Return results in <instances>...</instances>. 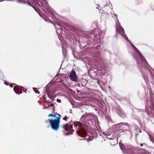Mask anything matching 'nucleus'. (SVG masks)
<instances>
[{
	"instance_id": "1",
	"label": "nucleus",
	"mask_w": 154,
	"mask_h": 154,
	"mask_svg": "<svg viewBox=\"0 0 154 154\" xmlns=\"http://www.w3.org/2000/svg\"><path fill=\"white\" fill-rule=\"evenodd\" d=\"M116 34L115 35V37L117 38L118 34H119L127 41L130 43L131 47L135 51V53L133 54V57L137 61L138 69L141 72L145 82L146 83L148 80L149 73V74L152 79L154 80V76L152 72V70L154 73V69H153L149 65L140 51L130 41L126 35L123 28L121 26H119V29L116 28Z\"/></svg>"
},
{
	"instance_id": "2",
	"label": "nucleus",
	"mask_w": 154,
	"mask_h": 154,
	"mask_svg": "<svg viewBox=\"0 0 154 154\" xmlns=\"http://www.w3.org/2000/svg\"><path fill=\"white\" fill-rule=\"evenodd\" d=\"M150 101H147L146 106L145 110L144 109H139V112H144L145 110L149 118L154 117V96L152 91L149 89Z\"/></svg>"
},
{
	"instance_id": "3",
	"label": "nucleus",
	"mask_w": 154,
	"mask_h": 154,
	"mask_svg": "<svg viewBox=\"0 0 154 154\" xmlns=\"http://www.w3.org/2000/svg\"><path fill=\"white\" fill-rule=\"evenodd\" d=\"M74 125V127L77 126L80 127L82 125L81 123L79 122L73 121L71 120L69 121L68 123L65 125H62L60 126L61 128H62L66 131L63 132V134L65 136L72 134L74 131V130L72 129V126Z\"/></svg>"
},
{
	"instance_id": "4",
	"label": "nucleus",
	"mask_w": 154,
	"mask_h": 154,
	"mask_svg": "<svg viewBox=\"0 0 154 154\" xmlns=\"http://www.w3.org/2000/svg\"><path fill=\"white\" fill-rule=\"evenodd\" d=\"M88 131L91 135L92 138H90V140H92L94 138H96L98 136V131L95 130L90 131L89 128L87 125H84L82 128L80 129L79 130L76 131V133L78 135L81 137H83L87 135Z\"/></svg>"
},
{
	"instance_id": "5",
	"label": "nucleus",
	"mask_w": 154,
	"mask_h": 154,
	"mask_svg": "<svg viewBox=\"0 0 154 154\" xmlns=\"http://www.w3.org/2000/svg\"><path fill=\"white\" fill-rule=\"evenodd\" d=\"M120 147L124 153L126 154H139L136 152V149L130 145L126 146L122 143H119Z\"/></svg>"
},
{
	"instance_id": "6",
	"label": "nucleus",
	"mask_w": 154,
	"mask_h": 154,
	"mask_svg": "<svg viewBox=\"0 0 154 154\" xmlns=\"http://www.w3.org/2000/svg\"><path fill=\"white\" fill-rule=\"evenodd\" d=\"M94 117L95 116L91 113H86L82 116L81 119L87 120L89 125L91 127L94 125L95 120L92 118Z\"/></svg>"
},
{
	"instance_id": "7",
	"label": "nucleus",
	"mask_w": 154,
	"mask_h": 154,
	"mask_svg": "<svg viewBox=\"0 0 154 154\" xmlns=\"http://www.w3.org/2000/svg\"><path fill=\"white\" fill-rule=\"evenodd\" d=\"M39 2L40 3H38V5L40 7V8L45 12L46 13H51L52 11L51 8L46 0H41Z\"/></svg>"
},
{
	"instance_id": "8",
	"label": "nucleus",
	"mask_w": 154,
	"mask_h": 154,
	"mask_svg": "<svg viewBox=\"0 0 154 154\" xmlns=\"http://www.w3.org/2000/svg\"><path fill=\"white\" fill-rule=\"evenodd\" d=\"M96 58L97 60L98 61V64L100 67L103 68L106 66V61L101 57L100 53L99 51H97L94 53L93 55Z\"/></svg>"
},
{
	"instance_id": "9",
	"label": "nucleus",
	"mask_w": 154,
	"mask_h": 154,
	"mask_svg": "<svg viewBox=\"0 0 154 154\" xmlns=\"http://www.w3.org/2000/svg\"><path fill=\"white\" fill-rule=\"evenodd\" d=\"M48 121L52 129L55 131H57L60 127V123L51 119H49Z\"/></svg>"
},
{
	"instance_id": "10",
	"label": "nucleus",
	"mask_w": 154,
	"mask_h": 154,
	"mask_svg": "<svg viewBox=\"0 0 154 154\" xmlns=\"http://www.w3.org/2000/svg\"><path fill=\"white\" fill-rule=\"evenodd\" d=\"M104 34L103 31L100 30L99 31L97 34L92 35V37H94L93 40L96 41L97 43H100L101 41V36H103Z\"/></svg>"
},
{
	"instance_id": "11",
	"label": "nucleus",
	"mask_w": 154,
	"mask_h": 154,
	"mask_svg": "<svg viewBox=\"0 0 154 154\" xmlns=\"http://www.w3.org/2000/svg\"><path fill=\"white\" fill-rule=\"evenodd\" d=\"M69 79L73 82H76L78 80V77L73 69L71 71L69 76Z\"/></svg>"
},
{
	"instance_id": "12",
	"label": "nucleus",
	"mask_w": 154,
	"mask_h": 154,
	"mask_svg": "<svg viewBox=\"0 0 154 154\" xmlns=\"http://www.w3.org/2000/svg\"><path fill=\"white\" fill-rule=\"evenodd\" d=\"M57 25L60 26V27L57 29L59 30L60 29L62 32L63 30V28L65 29H68L67 28H68L69 29H71L72 28L71 26L64 22L61 25L59 24L58 23L57 24Z\"/></svg>"
},
{
	"instance_id": "13",
	"label": "nucleus",
	"mask_w": 154,
	"mask_h": 154,
	"mask_svg": "<svg viewBox=\"0 0 154 154\" xmlns=\"http://www.w3.org/2000/svg\"><path fill=\"white\" fill-rule=\"evenodd\" d=\"M16 85V86H14L13 88V90L14 92L17 94H21L22 93V91H20V88L19 86H18L17 85L13 83L12 84H11L9 85V86L11 87H13L14 85Z\"/></svg>"
},
{
	"instance_id": "14",
	"label": "nucleus",
	"mask_w": 154,
	"mask_h": 154,
	"mask_svg": "<svg viewBox=\"0 0 154 154\" xmlns=\"http://www.w3.org/2000/svg\"><path fill=\"white\" fill-rule=\"evenodd\" d=\"M122 125H125L128 126L130 125H128L127 123L121 122L117 124L114 125L113 128H116V130H118L121 127Z\"/></svg>"
},
{
	"instance_id": "15",
	"label": "nucleus",
	"mask_w": 154,
	"mask_h": 154,
	"mask_svg": "<svg viewBox=\"0 0 154 154\" xmlns=\"http://www.w3.org/2000/svg\"><path fill=\"white\" fill-rule=\"evenodd\" d=\"M82 81H80L79 79V82L80 84H81L82 86H84L86 85L87 82L86 79H82Z\"/></svg>"
},
{
	"instance_id": "16",
	"label": "nucleus",
	"mask_w": 154,
	"mask_h": 154,
	"mask_svg": "<svg viewBox=\"0 0 154 154\" xmlns=\"http://www.w3.org/2000/svg\"><path fill=\"white\" fill-rule=\"evenodd\" d=\"M116 111L119 116H121L122 115H123V113L122 111V110L119 107H118V109H117Z\"/></svg>"
},
{
	"instance_id": "17",
	"label": "nucleus",
	"mask_w": 154,
	"mask_h": 154,
	"mask_svg": "<svg viewBox=\"0 0 154 154\" xmlns=\"http://www.w3.org/2000/svg\"><path fill=\"white\" fill-rule=\"evenodd\" d=\"M57 114L58 116L56 117L54 119H52L60 123V119L61 117V115L59 114Z\"/></svg>"
},
{
	"instance_id": "18",
	"label": "nucleus",
	"mask_w": 154,
	"mask_h": 154,
	"mask_svg": "<svg viewBox=\"0 0 154 154\" xmlns=\"http://www.w3.org/2000/svg\"><path fill=\"white\" fill-rule=\"evenodd\" d=\"M94 39V38H92V37H88V40H89V43H90L91 44V43H92V42H95L96 44L98 43H97L96 41H95L94 40H93V39Z\"/></svg>"
},
{
	"instance_id": "19",
	"label": "nucleus",
	"mask_w": 154,
	"mask_h": 154,
	"mask_svg": "<svg viewBox=\"0 0 154 154\" xmlns=\"http://www.w3.org/2000/svg\"><path fill=\"white\" fill-rule=\"evenodd\" d=\"M35 11L38 13V14L42 18H43L41 14V11L39 9H38L34 7V8H33Z\"/></svg>"
},
{
	"instance_id": "20",
	"label": "nucleus",
	"mask_w": 154,
	"mask_h": 154,
	"mask_svg": "<svg viewBox=\"0 0 154 154\" xmlns=\"http://www.w3.org/2000/svg\"><path fill=\"white\" fill-rule=\"evenodd\" d=\"M35 11L38 13V14L42 18H43L41 14V11L39 9H38L34 7V8H33Z\"/></svg>"
},
{
	"instance_id": "21",
	"label": "nucleus",
	"mask_w": 154,
	"mask_h": 154,
	"mask_svg": "<svg viewBox=\"0 0 154 154\" xmlns=\"http://www.w3.org/2000/svg\"><path fill=\"white\" fill-rule=\"evenodd\" d=\"M35 11L38 13V14L42 18H43L41 14V11L39 9H38L34 7V8H33Z\"/></svg>"
},
{
	"instance_id": "22",
	"label": "nucleus",
	"mask_w": 154,
	"mask_h": 154,
	"mask_svg": "<svg viewBox=\"0 0 154 154\" xmlns=\"http://www.w3.org/2000/svg\"><path fill=\"white\" fill-rule=\"evenodd\" d=\"M17 2L19 3L25 4L27 3V2L26 1L22 0H17Z\"/></svg>"
},
{
	"instance_id": "23",
	"label": "nucleus",
	"mask_w": 154,
	"mask_h": 154,
	"mask_svg": "<svg viewBox=\"0 0 154 154\" xmlns=\"http://www.w3.org/2000/svg\"><path fill=\"white\" fill-rule=\"evenodd\" d=\"M46 94H47V96L48 95L49 96L51 97L52 95L51 94V91H48L47 89L46 90Z\"/></svg>"
},
{
	"instance_id": "24",
	"label": "nucleus",
	"mask_w": 154,
	"mask_h": 154,
	"mask_svg": "<svg viewBox=\"0 0 154 154\" xmlns=\"http://www.w3.org/2000/svg\"><path fill=\"white\" fill-rule=\"evenodd\" d=\"M105 118H106L107 120H108L109 122H112V119L109 116H105Z\"/></svg>"
},
{
	"instance_id": "25",
	"label": "nucleus",
	"mask_w": 154,
	"mask_h": 154,
	"mask_svg": "<svg viewBox=\"0 0 154 154\" xmlns=\"http://www.w3.org/2000/svg\"><path fill=\"white\" fill-rule=\"evenodd\" d=\"M63 120H65L67 122H68V120L69 119L66 116H65L63 118Z\"/></svg>"
},
{
	"instance_id": "26",
	"label": "nucleus",
	"mask_w": 154,
	"mask_h": 154,
	"mask_svg": "<svg viewBox=\"0 0 154 154\" xmlns=\"http://www.w3.org/2000/svg\"><path fill=\"white\" fill-rule=\"evenodd\" d=\"M151 141L154 144V139L153 137L149 135Z\"/></svg>"
},
{
	"instance_id": "27",
	"label": "nucleus",
	"mask_w": 154,
	"mask_h": 154,
	"mask_svg": "<svg viewBox=\"0 0 154 154\" xmlns=\"http://www.w3.org/2000/svg\"><path fill=\"white\" fill-rule=\"evenodd\" d=\"M48 116L50 117H56V116L55 115V114H53L51 113L48 115Z\"/></svg>"
},
{
	"instance_id": "28",
	"label": "nucleus",
	"mask_w": 154,
	"mask_h": 154,
	"mask_svg": "<svg viewBox=\"0 0 154 154\" xmlns=\"http://www.w3.org/2000/svg\"><path fill=\"white\" fill-rule=\"evenodd\" d=\"M110 135H108L106 137L108 139H111V140H113L114 139H115V137H113V138H111L110 137Z\"/></svg>"
},
{
	"instance_id": "29",
	"label": "nucleus",
	"mask_w": 154,
	"mask_h": 154,
	"mask_svg": "<svg viewBox=\"0 0 154 154\" xmlns=\"http://www.w3.org/2000/svg\"><path fill=\"white\" fill-rule=\"evenodd\" d=\"M26 2H27L26 4H27L28 5L32 7L33 8H34V7L31 5L30 2L29 1H26Z\"/></svg>"
},
{
	"instance_id": "30",
	"label": "nucleus",
	"mask_w": 154,
	"mask_h": 154,
	"mask_svg": "<svg viewBox=\"0 0 154 154\" xmlns=\"http://www.w3.org/2000/svg\"><path fill=\"white\" fill-rule=\"evenodd\" d=\"M113 15L115 17H116V19H117V22H118V23H119V20H118V18H117V15L116 14H113Z\"/></svg>"
},
{
	"instance_id": "31",
	"label": "nucleus",
	"mask_w": 154,
	"mask_h": 154,
	"mask_svg": "<svg viewBox=\"0 0 154 154\" xmlns=\"http://www.w3.org/2000/svg\"><path fill=\"white\" fill-rule=\"evenodd\" d=\"M100 47V44H99L98 45L96 46L95 47L97 50H98Z\"/></svg>"
},
{
	"instance_id": "32",
	"label": "nucleus",
	"mask_w": 154,
	"mask_h": 154,
	"mask_svg": "<svg viewBox=\"0 0 154 154\" xmlns=\"http://www.w3.org/2000/svg\"><path fill=\"white\" fill-rule=\"evenodd\" d=\"M143 147L144 148H146L147 147V144L145 143H143Z\"/></svg>"
},
{
	"instance_id": "33",
	"label": "nucleus",
	"mask_w": 154,
	"mask_h": 154,
	"mask_svg": "<svg viewBox=\"0 0 154 154\" xmlns=\"http://www.w3.org/2000/svg\"><path fill=\"white\" fill-rule=\"evenodd\" d=\"M4 83L7 85H9V83L6 81H5Z\"/></svg>"
},
{
	"instance_id": "34",
	"label": "nucleus",
	"mask_w": 154,
	"mask_h": 154,
	"mask_svg": "<svg viewBox=\"0 0 154 154\" xmlns=\"http://www.w3.org/2000/svg\"><path fill=\"white\" fill-rule=\"evenodd\" d=\"M48 98H50L51 99L52 101L53 100H54V98H53V97H51V96H49V95H48Z\"/></svg>"
},
{
	"instance_id": "35",
	"label": "nucleus",
	"mask_w": 154,
	"mask_h": 154,
	"mask_svg": "<svg viewBox=\"0 0 154 154\" xmlns=\"http://www.w3.org/2000/svg\"><path fill=\"white\" fill-rule=\"evenodd\" d=\"M48 98H50L51 99L52 101L53 100H54V98H53V97H51V96H49V95H48Z\"/></svg>"
},
{
	"instance_id": "36",
	"label": "nucleus",
	"mask_w": 154,
	"mask_h": 154,
	"mask_svg": "<svg viewBox=\"0 0 154 154\" xmlns=\"http://www.w3.org/2000/svg\"><path fill=\"white\" fill-rule=\"evenodd\" d=\"M49 105H50V107H52L53 108H54V104L52 103L49 104Z\"/></svg>"
},
{
	"instance_id": "37",
	"label": "nucleus",
	"mask_w": 154,
	"mask_h": 154,
	"mask_svg": "<svg viewBox=\"0 0 154 154\" xmlns=\"http://www.w3.org/2000/svg\"><path fill=\"white\" fill-rule=\"evenodd\" d=\"M145 153L146 154H150V153L148 151L145 150Z\"/></svg>"
},
{
	"instance_id": "38",
	"label": "nucleus",
	"mask_w": 154,
	"mask_h": 154,
	"mask_svg": "<svg viewBox=\"0 0 154 154\" xmlns=\"http://www.w3.org/2000/svg\"><path fill=\"white\" fill-rule=\"evenodd\" d=\"M4 1H11V0H0V2Z\"/></svg>"
},
{
	"instance_id": "39",
	"label": "nucleus",
	"mask_w": 154,
	"mask_h": 154,
	"mask_svg": "<svg viewBox=\"0 0 154 154\" xmlns=\"http://www.w3.org/2000/svg\"><path fill=\"white\" fill-rule=\"evenodd\" d=\"M102 133H103V134L104 135H105V136H106V137L107 136V134H106V132H102Z\"/></svg>"
},
{
	"instance_id": "40",
	"label": "nucleus",
	"mask_w": 154,
	"mask_h": 154,
	"mask_svg": "<svg viewBox=\"0 0 154 154\" xmlns=\"http://www.w3.org/2000/svg\"><path fill=\"white\" fill-rule=\"evenodd\" d=\"M138 135H139V134H135V139L136 140L137 139V137Z\"/></svg>"
},
{
	"instance_id": "41",
	"label": "nucleus",
	"mask_w": 154,
	"mask_h": 154,
	"mask_svg": "<svg viewBox=\"0 0 154 154\" xmlns=\"http://www.w3.org/2000/svg\"><path fill=\"white\" fill-rule=\"evenodd\" d=\"M96 8L98 9L100 11L101 10V7L100 6L96 7Z\"/></svg>"
},
{
	"instance_id": "42",
	"label": "nucleus",
	"mask_w": 154,
	"mask_h": 154,
	"mask_svg": "<svg viewBox=\"0 0 154 154\" xmlns=\"http://www.w3.org/2000/svg\"><path fill=\"white\" fill-rule=\"evenodd\" d=\"M57 101L58 102L60 103L61 102V100L59 99H57Z\"/></svg>"
},
{
	"instance_id": "43",
	"label": "nucleus",
	"mask_w": 154,
	"mask_h": 154,
	"mask_svg": "<svg viewBox=\"0 0 154 154\" xmlns=\"http://www.w3.org/2000/svg\"><path fill=\"white\" fill-rule=\"evenodd\" d=\"M143 143H141L140 144V145L141 147H143Z\"/></svg>"
},
{
	"instance_id": "44",
	"label": "nucleus",
	"mask_w": 154,
	"mask_h": 154,
	"mask_svg": "<svg viewBox=\"0 0 154 154\" xmlns=\"http://www.w3.org/2000/svg\"><path fill=\"white\" fill-rule=\"evenodd\" d=\"M48 107H47L46 106H44V107L43 108V109H47Z\"/></svg>"
},
{
	"instance_id": "45",
	"label": "nucleus",
	"mask_w": 154,
	"mask_h": 154,
	"mask_svg": "<svg viewBox=\"0 0 154 154\" xmlns=\"http://www.w3.org/2000/svg\"><path fill=\"white\" fill-rule=\"evenodd\" d=\"M35 92L36 93H38V94H39L40 93V92L39 91H35Z\"/></svg>"
},
{
	"instance_id": "46",
	"label": "nucleus",
	"mask_w": 154,
	"mask_h": 154,
	"mask_svg": "<svg viewBox=\"0 0 154 154\" xmlns=\"http://www.w3.org/2000/svg\"><path fill=\"white\" fill-rule=\"evenodd\" d=\"M47 107H48L47 109H48L49 108L51 107L50 105H49V104H48V106H47Z\"/></svg>"
},
{
	"instance_id": "47",
	"label": "nucleus",
	"mask_w": 154,
	"mask_h": 154,
	"mask_svg": "<svg viewBox=\"0 0 154 154\" xmlns=\"http://www.w3.org/2000/svg\"><path fill=\"white\" fill-rule=\"evenodd\" d=\"M52 109H53V113H54V112L55 111V109H54V108H52Z\"/></svg>"
},
{
	"instance_id": "48",
	"label": "nucleus",
	"mask_w": 154,
	"mask_h": 154,
	"mask_svg": "<svg viewBox=\"0 0 154 154\" xmlns=\"http://www.w3.org/2000/svg\"><path fill=\"white\" fill-rule=\"evenodd\" d=\"M51 97H53V98H54L56 96H55L54 95H53L51 96Z\"/></svg>"
},
{
	"instance_id": "49",
	"label": "nucleus",
	"mask_w": 154,
	"mask_h": 154,
	"mask_svg": "<svg viewBox=\"0 0 154 154\" xmlns=\"http://www.w3.org/2000/svg\"><path fill=\"white\" fill-rule=\"evenodd\" d=\"M54 94V93L51 92V94L52 96Z\"/></svg>"
},
{
	"instance_id": "50",
	"label": "nucleus",
	"mask_w": 154,
	"mask_h": 154,
	"mask_svg": "<svg viewBox=\"0 0 154 154\" xmlns=\"http://www.w3.org/2000/svg\"><path fill=\"white\" fill-rule=\"evenodd\" d=\"M142 132V131L141 130H140L139 131V132L140 133Z\"/></svg>"
},
{
	"instance_id": "51",
	"label": "nucleus",
	"mask_w": 154,
	"mask_h": 154,
	"mask_svg": "<svg viewBox=\"0 0 154 154\" xmlns=\"http://www.w3.org/2000/svg\"><path fill=\"white\" fill-rule=\"evenodd\" d=\"M45 122L46 123H48V122L47 121H45Z\"/></svg>"
},
{
	"instance_id": "52",
	"label": "nucleus",
	"mask_w": 154,
	"mask_h": 154,
	"mask_svg": "<svg viewBox=\"0 0 154 154\" xmlns=\"http://www.w3.org/2000/svg\"><path fill=\"white\" fill-rule=\"evenodd\" d=\"M15 1V0H11V1Z\"/></svg>"
},
{
	"instance_id": "53",
	"label": "nucleus",
	"mask_w": 154,
	"mask_h": 154,
	"mask_svg": "<svg viewBox=\"0 0 154 154\" xmlns=\"http://www.w3.org/2000/svg\"><path fill=\"white\" fill-rule=\"evenodd\" d=\"M46 98H47V97H45L44 98L45 99H46Z\"/></svg>"
},
{
	"instance_id": "54",
	"label": "nucleus",
	"mask_w": 154,
	"mask_h": 154,
	"mask_svg": "<svg viewBox=\"0 0 154 154\" xmlns=\"http://www.w3.org/2000/svg\"><path fill=\"white\" fill-rule=\"evenodd\" d=\"M137 130V128H136L134 130Z\"/></svg>"
},
{
	"instance_id": "55",
	"label": "nucleus",
	"mask_w": 154,
	"mask_h": 154,
	"mask_svg": "<svg viewBox=\"0 0 154 154\" xmlns=\"http://www.w3.org/2000/svg\"><path fill=\"white\" fill-rule=\"evenodd\" d=\"M100 135H99V136H101V135L100 134H99Z\"/></svg>"
},
{
	"instance_id": "56",
	"label": "nucleus",
	"mask_w": 154,
	"mask_h": 154,
	"mask_svg": "<svg viewBox=\"0 0 154 154\" xmlns=\"http://www.w3.org/2000/svg\"><path fill=\"white\" fill-rule=\"evenodd\" d=\"M62 65V64H61V66H60V69L61 68V65Z\"/></svg>"
},
{
	"instance_id": "57",
	"label": "nucleus",
	"mask_w": 154,
	"mask_h": 154,
	"mask_svg": "<svg viewBox=\"0 0 154 154\" xmlns=\"http://www.w3.org/2000/svg\"><path fill=\"white\" fill-rule=\"evenodd\" d=\"M62 49H63V46L62 47Z\"/></svg>"
},
{
	"instance_id": "58",
	"label": "nucleus",
	"mask_w": 154,
	"mask_h": 154,
	"mask_svg": "<svg viewBox=\"0 0 154 154\" xmlns=\"http://www.w3.org/2000/svg\"><path fill=\"white\" fill-rule=\"evenodd\" d=\"M63 53V51H62Z\"/></svg>"
}]
</instances>
